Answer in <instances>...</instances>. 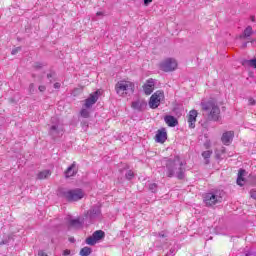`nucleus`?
<instances>
[{
  "label": "nucleus",
  "mask_w": 256,
  "mask_h": 256,
  "mask_svg": "<svg viewBox=\"0 0 256 256\" xmlns=\"http://www.w3.org/2000/svg\"><path fill=\"white\" fill-rule=\"evenodd\" d=\"M202 113L207 121H221V108L217 101L210 99L201 102Z\"/></svg>",
  "instance_id": "f257e3e1"
},
{
  "label": "nucleus",
  "mask_w": 256,
  "mask_h": 256,
  "mask_svg": "<svg viewBox=\"0 0 256 256\" xmlns=\"http://www.w3.org/2000/svg\"><path fill=\"white\" fill-rule=\"evenodd\" d=\"M166 175L170 178L175 176L177 179L185 178V168H183V161H181L179 156L166 161Z\"/></svg>",
  "instance_id": "f03ea898"
},
{
  "label": "nucleus",
  "mask_w": 256,
  "mask_h": 256,
  "mask_svg": "<svg viewBox=\"0 0 256 256\" xmlns=\"http://www.w3.org/2000/svg\"><path fill=\"white\" fill-rule=\"evenodd\" d=\"M115 91L119 97H127L135 92V84L129 80H120L115 85Z\"/></svg>",
  "instance_id": "7ed1b4c3"
},
{
  "label": "nucleus",
  "mask_w": 256,
  "mask_h": 256,
  "mask_svg": "<svg viewBox=\"0 0 256 256\" xmlns=\"http://www.w3.org/2000/svg\"><path fill=\"white\" fill-rule=\"evenodd\" d=\"M203 201L206 207H213L223 201V191L216 190L212 192H208L203 195Z\"/></svg>",
  "instance_id": "20e7f679"
},
{
  "label": "nucleus",
  "mask_w": 256,
  "mask_h": 256,
  "mask_svg": "<svg viewBox=\"0 0 256 256\" xmlns=\"http://www.w3.org/2000/svg\"><path fill=\"white\" fill-rule=\"evenodd\" d=\"M63 197L65 200L73 203L75 201H80L85 197V192L79 188L67 190L63 192Z\"/></svg>",
  "instance_id": "39448f33"
},
{
  "label": "nucleus",
  "mask_w": 256,
  "mask_h": 256,
  "mask_svg": "<svg viewBox=\"0 0 256 256\" xmlns=\"http://www.w3.org/2000/svg\"><path fill=\"white\" fill-rule=\"evenodd\" d=\"M159 69L165 73L175 71V69H177V60L173 58H167L160 62Z\"/></svg>",
  "instance_id": "423d86ee"
},
{
  "label": "nucleus",
  "mask_w": 256,
  "mask_h": 256,
  "mask_svg": "<svg viewBox=\"0 0 256 256\" xmlns=\"http://www.w3.org/2000/svg\"><path fill=\"white\" fill-rule=\"evenodd\" d=\"M165 99V93L161 90L156 91L149 100V107L150 109H157L161 102Z\"/></svg>",
  "instance_id": "0eeeda50"
},
{
  "label": "nucleus",
  "mask_w": 256,
  "mask_h": 256,
  "mask_svg": "<svg viewBox=\"0 0 256 256\" xmlns=\"http://www.w3.org/2000/svg\"><path fill=\"white\" fill-rule=\"evenodd\" d=\"M101 95V91L97 90L89 95V97L84 100V107L86 109H91L99 101V96Z\"/></svg>",
  "instance_id": "6e6552de"
},
{
  "label": "nucleus",
  "mask_w": 256,
  "mask_h": 256,
  "mask_svg": "<svg viewBox=\"0 0 256 256\" xmlns=\"http://www.w3.org/2000/svg\"><path fill=\"white\" fill-rule=\"evenodd\" d=\"M63 131H64L63 125L57 122L56 124H53L50 127L49 135H51V137H54V138L59 137L60 135H63Z\"/></svg>",
  "instance_id": "1a4fd4ad"
},
{
  "label": "nucleus",
  "mask_w": 256,
  "mask_h": 256,
  "mask_svg": "<svg viewBox=\"0 0 256 256\" xmlns=\"http://www.w3.org/2000/svg\"><path fill=\"white\" fill-rule=\"evenodd\" d=\"M143 89L145 95H151L155 90V80H153V78L148 79L143 85Z\"/></svg>",
  "instance_id": "9d476101"
},
{
  "label": "nucleus",
  "mask_w": 256,
  "mask_h": 256,
  "mask_svg": "<svg viewBox=\"0 0 256 256\" xmlns=\"http://www.w3.org/2000/svg\"><path fill=\"white\" fill-rule=\"evenodd\" d=\"M79 171V168L77 167V163L73 162L64 172L65 177L69 179V177H75L77 175V172Z\"/></svg>",
  "instance_id": "9b49d317"
},
{
  "label": "nucleus",
  "mask_w": 256,
  "mask_h": 256,
  "mask_svg": "<svg viewBox=\"0 0 256 256\" xmlns=\"http://www.w3.org/2000/svg\"><path fill=\"white\" fill-rule=\"evenodd\" d=\"M131 107L132 109H135V111H145V108L147 107V102H145V100L138 99L132 102Z\"/></svg>",
  "instance_id": "f8f14e48"
},
{
  "label": "nucleus",
  "mask_w": 256,
  "mask_h": 256,
  "mask_svg": "<svg viewBox=\"0 0 256 256\" xmlns=\"http://www.w3.org/2000/svg\"><path fill=\"white\" fill-rule=\"evenodd\" d=\"M197 110H191L188 114V123L190 129H195V123H197Z\"/></svg>",
  "instance_id": "ddd939ff"
},
{
  "label": "nucleus",
  "mask_w": 256,
  "mask_h": 256,
  "mask_svg": "<svg viewBox=\"0 0 256 256\" xmlns=\"http://www.w3.org/2000/svg\"><path fill=\"white\" fill-rule=\"evenodd\" d=\"M234 136H235V133L233 131H228L223 133L221 137V141L223 145H231V141H233Z\"/></svg>",
  "instance_id": "4468645a"
},
{
  "label": "nucleus",
  "mask_w": 256,
  "mask_h": 256,
  "mask_svg": "<svg viewBox=\"0 0 256 256\" xmlns=\"http://www.w3.org/2000/svg\"><path fill=\"white\" fill-rule=\"evenodd\" d=\"M155 139L156 143H163L164 141H167V132L165 129L158 130Z\"/></svg>",
  "instance_id": "2eb2a0df"
},
{
  "label": "nucleus",
  "mask_w": 256,
  "mask_h": 256,
  "mask_svg": "<svg viewBox=\"0 0 256 256\" xmlns=\"http://www.w3.org/2000/svg\"><path fill=\"white\" fill-rule=\"evenodd\" d=\"M69 227H72V229H81V227H83V220H81V218L70 219Z\"/></svg>",
  "instance_id": "dca6fc26"
},
{
  "label": "nucleus",
  "mask_w": 256,
  "mask_h": 256,
  "mask_svg": "<svg viewBox=\"0 0 256 256\" xmlns=\"http://www.w3.org/2000/svg\"><path fill=\"white\" fill-rule=\"evenodd\" d=\"M164 121L168 127H177V125L179 124L176 118L171 115L165 116Z\"/></svg>",
  "instance_id": "f3484780"
},
{
  "label": "nucleus",
  "mask_w": 256,
  "mask_h": 256,
  "mask_svg": "<svg viewBox=\"0 0 256 256\" xmlns=\"http://www.w3.org/2000/svg\"><path fill=\"white\" fill-rule=\"evenodd\" d=\"M253 35V27L248 26L244 29L243 33L239 35V39H249Z\"/></svg>",
  "instance_id": "a211bd4d"
},
{
  "label": "nucleus",
  "mask_w": 256,
  "mask_h": 256,
  "mask_svg": "<svg viewBox=\"0 0 256 256\" xmlns=\"http://www.w3.org/2000/svg\"><path fill=\"white\" fill-rule=\"evenodd\" d=\"M245 175H247V171L240 169L237 178V185H240V187H243V185H245Z\"/></svg>",
  "instance_id": "6ab92c4d"
},
{
  "label": "nucleus",
  "mask_w": 256,
  "mask_h": 256,
  "mask_svg": "<svg viewBox=\"0 0 256 256\" xmlns=\"http://www.w3.org/2000/svg\"><path fill=\"white\" fill-rule=\"evenodd\" d=\"M51 177V170H43L37 174V179H49Z\"/></svg>",
  "instance_id": "aec40b11"
},
{
  "label": "nucleus",
  "mask_w": 256,
  "mask_h": 256,
  "mask_svg": "<svg viewBox=\"0 0 256 256\" xmlns=\"http://www.w3.org/2000/svg\"><path fill=\"white\" fill-rule=\"evenodd\" d=\"M80 115L81 117H83V119H89V117L91 116V108H86L85 106H83L80 111Z\"/></svg>",
  "instance_id": "412c9836"
},
{
  "label": "nucleus",
  "mask_w": 256,
  "mask_h": 256,
  "mask_svg": "<svg viewBox=\"0 0 256 256\" xmlns=\"http://www.w3.org/2000/svg\"><path fill=\"white\" fill-rule=\"evenodd\" d=\"M92 236L96 239V242L101 241V239H105V232L103 230L95 231Z\"/></svg>",
  "instance_id": "4be33fe9"
},
{
  "label": "nucleus",
  "mask_w": 256,
  "mask_h": 256,
  "mask_svg": "<svg viewBox=\"0 0 256 256\" xmlns=\"http://www.w3.org/2000/svg\"><path fill=\"white\" fill-rule=\"evenodd\" d=\"M92 251L93 250L90 247H84L80 250V255L81 256H89V255H91Z\"/></svg>",
  "instance_id": "5701e85b"
},
{
  "label": "nucleus",
  "mask_w": 256,
  "mask_h": 256,
  "mask_svg": "<svg viewBox=\"0 0 256 256\" xmlns=\"http://www.w3.org/2000/svg\"><path fill=\"white\" fill-rule=\"evenodd\" d=\"M85 242H86L87 245H91V246L97 244V240L95 239V236H94V235H92V236L86 238V241H85Z\"/></svg>",
  "instance_id": "b1692460"
},
{
  "label": "nucleus",
  "mask_w": 256,
  "mask_h": 256,
  "mask_svg": "<svg viewBox=\"0 0 256 256\" xmlns=\"http://www.w3.org/2000/svg\"><path fill=\"white\" fill-rule=\"evenodd\" d=\"M211 155H213V151L211 150L202 152V157L206 160V163H209L208 159L211 157Z\"/></svg>",
  "instance_id": "393cba45"
},
{
  "label": "nucleus",
  "mask_w": 256,
  "mask_h": 256,
  "mask_svg": "<svg viewBox=\"0 0 256 256\" xmlns=\"http://www.w3.org/2000/svg\"><path fill=\"white\" fill-rule=\"evenodd\" d=\"M246 63L249 65V67L256 69V59L247 60Z\"/></svg>",
  "instance_id": "a878e982"
},
{
  "label": "nucleus",
  "mask_w": 256,
  "mask_h": 256,
  "mask_svg": "<svg viewBox=\"0 0 256 256\" xmlns=\"http://www.w3.org/2000/svg\"><path fill=\"white\" fill-rule=\"evenodd\" d=\"M133 177H135V173L132 170H129L126 173V179H128L129 181H131V179H133Z\"/></svg>",
  "instance_id": "bb28decb"
},
{
  "label": "nucleus",
  "mask_w": 256,
  "mask_h": 256,
  "mask_svg": "<svg viewBox=\"0 0 256 256\" xmlns=\"http://www.w3.org/2000/svg\"><path fill=\"white\" fill-rule=\"evenodd\" d=\"M149 189L152 191V193L157 192V185L155 183H152L149 185Z\"/></svg>",
  "instance_id": "cd10ccee"
},
{
  "label": "nucleus",
  "mask_w": 256,
  "mask_h": 256,
  "mask_svg": "<svg viewBox=\"0 0 256 256\" xmlns=\"http://www.w3.org/2000/svg\"><path fill=\"white\" fill-rule=\"evenodd\" d=\"M29 93H31L33 95V93H35V84L31 83L29 85Z\"/></svg>",
  "instance_id": "c85d7f7f"
},
{
  "label": "nucleus",
  "mask_w": 256,
  "mask_h": 256,
  "mask_svg": "<svg viewBox=\"0 0 256 256\" xmlns=\"http://www.w3.org/2000/svg\"><path fill=\"white\" fill-rule=\"evenodd\" d=\"M19 51H21V47L15 48L12 50V55H17V53H19Z\"/></svg>",
  "instance_id": "c756f323"
},
{
  "label": "nucleus",
  "mask_w": 256,
  "mask_h": 256,
  "mask_svg": "<svg viewBox=\"0 0 256 256\" xmlns=\"http://www.w3.org/2000/svg\"><path fill=\"white\" fill-rule=\"evenodd\" d=\"M250 197H252V199H256V189L250 191Z\"/></svg>",
  "instance_id": "7c9ffc66"
},
{
  "label": "nucleus",
  "mask_w": 256,
  "mask_h": 256,
  "mask_svg": "<svg viewBox=\"0 0 256 256\" xmlns=\"http://www.w3.org/2000/svg\"><path fill=\"white\" fill-rule=\"evenodd\" d=\"M101 214V211L99 210V209H97V210H92V217H93V215H100Z\"/></svg>",
  "instance_id": "2f4dec72"
},
{
  "label": "nucleus",
  "mask_w": 256,
  "mask_h": 256,
  "mask_svg": "<svg viewBox=\"0 0 256 256\" xmlns=\"http://www.w3.org/2000/svg\"><path fill=\"white\" fill-rule=\"evenodd\" d=\"M248 103L249 105H256V101L253 98H249Z\"/></svg>",
  "instance_id": "473e14b6"
},
{
  "label": "nucleus",
  "mask_w": 256,
  "mask_h": 256,
  "mask_svg": "<svg viewBox=\"0 0 256 256\" xmlns=\"http://www.w3.org/2000/svg\"><path fill=\"white\" fill-rule=\"evenodd\" d=\"M68 255H71V250H68V249L64 250L63 256H68Z\"/></svg>",
  "instance_id": "72a5a7b5"
},
{
  "label": "nucleus",
  "mask_w": 256,
  "mask_h": 256,
  "mask_svg": "<svg viewBox=\"0 0 256 256\" xmlns=\"http://www.w3.org/2000/svg\"><path fill=\"white\" fill-rule=\"evenodd\" d=\"M38 89H39V91H40L41 93H43V92L47 89V87L41 85V86L38 87Z\"/></svg>",
  "instance_id": "f704fd0d"
},
{
  "label": "nucleus",
  "mask_w": 256,
  "mask_h": 256,
  "mask_svg": "<svg viewBox=\"0 0 256 256\" xmlns=\"http://www.w3.org/2000/svg\"><path fill=\"white\" fill-rule=\"evenodd\" d=\"M38 256H48L47 253H45L43 250H40L38 252Z\"/></svg>",
  "instance_id": "c9c22d12"
},
{
  "label": "nucleus",
  "mask_w": 256,
  "mask_h": 256,
  "mask_svg": "<svg viewBox=\"0 0 256 256\" xmlns=\"http://www.w3.org/2000/svg\"><path fill=\"white\" fill-rule=\"evenodd\" d=\"M60 87H61V83L56 82V83L54 84V89H59Z\"/></svg>",
  "instance_id": "e433bc0d"
},
{
  "label": "nucleus",
  "mask_w": 256,
  "mask_h": 256,
  "mask_svg": "<svg viewBox=\"0 0 256 256\" xmlns=\"http://www.w3.org/2000/svg\"><path fill=\"white\" fill-rule=\"evenodd\" d=\"M82 127H88L89 126V123L87 121H84L81 123Z\"/></svg>",
  "instance_id": "4c0bfd02"
},
{
  "label": "nucleus",
  "mask_w": 256,
  "mask_h": 256,
  "mask_svg": "<svg viewBox=\"0 0 256 256\" xmlns=\"http://www.w3.org/2000/svg\"><path fill=\"white\" fill-rule=\"evenodd\" d=\"M149 3H153V0H144V5H149Z\"/></svg>",
  "instance_id": "58836bf2"
},
{
  "label": "nucleus",
  "mask_w": 256,
  "mask_h": 256,
  "mask_svg": "<svg viewBox=\"0 0 256 256\" xmlns=\"http://www.w3.org/2000/svg\"><path fill=\"white\" fill-rule=\"evenodd\" d=\"M41 67H42L41 64H36V65H35V68H36V69H41Z\"/></svg>",
  "instance_id": "ea45409f"
},
{
  "label": "nucleus",
  "mask_w": 256,
  "mask_h": 256,
  "mask_svg": "<svg viewBox=\"0 0 256 256\" xmlns=\"http://www.w3.org/2000/svg\"><path fill=\"white\" fill-rule=\"evenodd\" d=\"M96 15H97V17H99V16L103 15V12H97Z\"/></svg>",
  "instance_id": "a19ab883"
},
{
  "label": "nucleus",
  "mask_w": 256,
  "mask_h": 256,
  "mask_svg": "<svg viewBox=\"0 0 256 256\" xmlns=\"http://www.w3.org/2000/svg\"><path fill=\"white\" fill-rule=\"evenodd\" d=\"M247 43H248V42H246V43H244V44L242 45V48H243V49H245V48L247 47Z\"/></svg>",
  "instance_id": "79ce46f5"
},
{
  "label": "nucleus",
  "mask_w": 256,
  "mask_h": 256,
  "mask_svg": "<svg viewBox=\"0 0 256 256\" xmlns=\"http://www.w3.org/2000/svg\"><path fill=\"white\" fill-rule=\"evenodd\" d=\"M51 77H53V74H47L48 79H51Z\"/></svg>",
  "instance_id": "37998d69"
},
{
  "label": "nucleus",
  "mask_w": 256,
  "mask_h": 256,
  "mask_svg": "<svg viewBox=\"0 0 256 256\" xmlns=\"http://www.w3.org/2000/svg\"><path fill=\"white\" fill-rule=\"evenodd\" d=\"M71 243H75V238H70Z\"/></svg>",
  "instance_id": "c03bdc74"
},
{
  "label": "nucleus",
  "mask_w": 256,
  "mask_h": 256,
  "mask_svg": "<svg viewBox=\"0 0 256 256\" xmlns=\"http://www.w3.org/2000/svg\"><path fill=\"white\" fill-rule=\"evenodd\" d=\"M159 235H160V237H165V234H163V233H160Z\"/></svg>",
  "instance_id": "a18cd8bd"
},
{
  "label": "nucleus",
  "mask_w": 256,
  "mask_h": 256,
  "mask_svg": "<svg viewBox=\"0 0 256 256\" xmlns=\"http://www.w3.org/2000/svg\"><path fill=\"white\" fill-rule=\"evenodd\" d=\"M250 43H253V40H251Z\"/></svg>",
  "instance_id": "49530a36"
}]
</instances>
